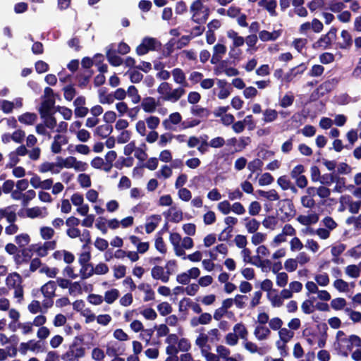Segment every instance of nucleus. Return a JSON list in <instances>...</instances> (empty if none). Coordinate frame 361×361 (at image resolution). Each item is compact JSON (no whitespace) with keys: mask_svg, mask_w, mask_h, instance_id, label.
<instances>
[{"mask_svg":"<svg viewBox=\"0 0 361 361\" xmlns=\"http://www.w3.org/2000/svg\"><path fill=\"white\" fill-rule=\"evenodd\" d=\"M83 342V335L75 336L68 350L61 355V359L63 361H78L79 358L83 357L85 355V348L83 347L77 348L78 345L82 344Z\"/></svg>","mask_w":361,"mask_h":361,"instance_id":"obj_1","label":"nucleus"},{"mask_svg":"<svg viewBox=\"0 0 361 361\" xmlns=\"http://www.w3.org/2000/svg\"><path fill=\"white\" fill-rule=\"evenodd\" d=\"M162 44L157 39L152 37H145L141 43L136 47L135 51L138 56H143L149 51H159Z\"/></svg>","mask_w":361,"mask_h":361,"instance_id":"obj_2","label":"nucleus"},{"mask_svg":"<svg viewBox=\"0 0 361 361\" xmlns=\"http://www.w3.org/2000/svg\"><path fill=\"white\" fill-rule=\"evenodd\" d=\"M170 266L176 267V261L175 259H172L167 262L165 267L166 269L165 273L162 267H154L151 272L152 278L157 280L160 279L162 282L167 283L169 280V276L173 272V270H170Z\"/></svg>","mask_w":361,"mask_h":361,"instance_id":"obj_3","label":"nucleus"},{"mask_svg":"<svg viewBox=\"0 0 361 361\" xmlns=\"http://www.w3.org/2000/svg\"><path fill=\"white\" fill-rule=\"evenodd\" d=\"M282 202V204L279 207V210L283 214V216L281 218V221L285 222L289 221L293 218L295 215L296 211L294 208V204L291 200L285 199L279 202V204Z\"/></svg>","mask_w":361,"mask_h":361,"instance_id":"obj_4","label":"nucleus"},{"mask_svg":"<svg viewBox=\"0 0 361 361\" xmlns=\"http://www.w3.org/2000/svg\"><path fill=\"white\" fill-rule=\"evenodd\" d=\"M55 104V99L54 98H48L43 100L38 109L41 118H44L49 114L54 113L53 109Z\"/></svg>","mask_w":361,"mask_h":361,"instance_id":"obj_5","label":"nucleus"},{"mask_svg":"<svg viewBox=\"0 0 361 361\" xmlns=\"http://www.w3.org/2000/svg\"><path fill=\"white\" fill-rule=\"evenodd\" d=\"M188 307H191L193 312L197 314L202 312V308L199 304L193 302L190 298H185L179 302V310H186Z\"/></svg>","mask_w":361,"mask_h":361,"instance_id":"obj_6","label":"nucleus"},{"mask_svg":"<svg viewBox=\"0 0 361 361\" xmlns=\"http://www.w3.org/2000/svg\"><path fill=\"white\" fill-rule=\"evenodd\" d=\"M341 36L343 39V42H337L336 44V49H348L353 44V39L351 35L345 30L341 31Z\"/></svg>","mask_w":361,"mask_h":361,"instance_id":"obj_7","label":"nucleus"},{"mask_svg":"<svg viewBox=\"0 0 361 361\" xmlns=\"http://www.w3.org/2000/svg\"><path fill=\"white\" fill-rule=\"evenodd\" d=\"M56 290V283L54 281H49L43 285L40 290L45 298L55 297V291Z\"/></svg>","mask_w":361,"mask_h":361,"instance_id":"obj_8","label":"nucleus"},{"mask_svg":"<svg viewBox=\"0 0 361 361\" xmlns=\"http://www.w3.org/2000/svg\"><path fill=\"white\" fill-rule=\"evenodd\" d=\"M306 68L307 67L305 64L303 63L292 68L285 75L286 81H292L293 78H295L298 75L302 74L304 71L306 70Z\"/></svg>","mask_w":361,"mask_h":361,"instance_id":"obj_9","label":"nucleus"},{"mask_svg":"<svg viewBox=\"0 0 361 361\" xmlns=\"http://www.w3.org/2000/svg\"><path fill=\"white\" fill-rule=\"evenodd\" d=\"M281 33L282 30H274L272 32L262 30L259 32V37L263 42L274 41L281 36Z\"/></svg>","mask_w":361,"mask_h":361,"instance_id":"obj_10","label":"nucleus"},{"mask_svg":"<svg viewBox=\"0 0 361 361\" xmlns=\"http://www.w3.org/2000/svg\"><path fill=\"white\" fill-rule=\"evenodd\" d=\"M116 52V50L109 49L106 53V56L109 63L114 67L121 66L123 62L122 58L118 56Z\"/></svg>","mask_w":361,"mask_h":361,"instance_id":"obj_11","label":"nucleus"},{"mask_svg":"<svg viewBox=\"0 0 361 361\" xmlns=\"http://www.w3.org/2000/svg\"><path fill=\"white\" fill-rule=\"evenodd\" d=\"M141 106L147 113H153L157 106V103L154 97H147L142 99Z\"/></svg>","mask_w":361,"mask_h":361,"instance_id":"obj_12","label":"nucleus"},{"mask_svg":"<svg viewBox=\"0 0 361 361\" xmlns=\"http://www.w3.org/2000/svg\"><path fill=\"white\" fill-rule=\"evenodd\" d=\"M56 159L58 161L56 163V166L59 167V169L62 168H73L76 161V158L72 156L66 159H63L61 157H57Z\"/></svg>","mask_w":361,"mask_h":361,"instance_id":"obj_13","label":"nucleus"},{"mask_svg":"<svg viewBox=\"0 0 361 361\" xmlns=\"http://www.w3.org/2000/svg\"><path fill=\"white\" fill-rule=\"evenodd\" d=\"M182 116L178 112H174L170 114L169 118L165 119L162 122V125L165 129H171V124L177 125L181 122Z\"/></svg>","mask_w":361,"mask_h":361,"instance_id":"obj_14","label":"nucleus"},{"mask_svg":"<svg viewBox=\"0 0 361 361\" xmlns=\"http://www.w3.org/2000/svg\"><path fill=\"white\" fill-rule=\"evenodd\" d=\"M258 5L264 8L272 16H276V8L277 2L276 0H260Z\"/></svg>","mask_w":361,"mask_h":361,"instance_id":"obj_15","label":"nucleus"},{"mask_svg":"<svg viewBox=\"0 0 361 361\" xmlns=\"http://www.w3.org/2000/svg\"><path fill=\"white\" fill-rule=\"evenodd\" d=\"M21 282L22 278L17 272L8 274L6 279V283L10 288H16L18 285H20Z\"/></svg>","mask_w":361,"mask_h":361,"instance_id":"obj_16","label":"nucleus"},{"mask_svg":"<svg viewBox=\"0 0 361 361\" xmlns=\"http://www.w3.org/2000/svg\"><path fill=\"white\" fill-rule=\"evenodd\" d=\"M113 132V126L109 124L101 125L97 127L95 133L102 138H106Z\"/></svg>","mask_w":361,"mask_h":361,"instance_id":"obj_17","label":"nucleus"},{"mask_svg":"<svg viewBox=\"0 0 361 361\" xmlns=\"http://www.w3.org/2000/svg\"><path fill=\"white\" fill-rule=\"evenodd\" d=\"M18 119L21 123L32 125L37 119V116L35 113L26 112L19 116Z\"/></svg>","mask_w":361,"mask_h":361,"instance_id":"obj_18","label":"nucleus"},{"mask_svg":"<svg viewBox=\"0 0 361 361\" xmlns=\"http://www.w3.org/2000/svg\"><path fill=\"white\" fill-rule=\"evenodd\" d=\"M173 80L176 83L180 84L183 86H187L185 81V75L182 69L176 68L172 71Z\"/></svg>","mask_w":361,"mask_h":361,"instance_id":"obj_19","label":"nucleus"},{"mask_svg":"<svg viewBox=\"0 0 361 361\" xmlns=\"http://www.w3.org/2000/svg\"><path fill=\"white\" fill-rule=\"evenodd\" d=\"M270 334V330L264 326H257L254 331L255 336L259 341L266 339Z\"/></svg>","mask_w":361,"mask_h":361,"instance_id":"obj_20","label":"nucleus"},{"mask_svg":"<svg viewBox=\"0 0 361 361\" xmlns=\"http://www.w3.org/2000/svg\"><path fill=\"white\" fill-rule=\"evenodd\" d=\"M279 222L277 216L269 215L264 219L262 225L264 228L274 230Z\"/></svg>","mask_w":361,"mask_h":361,"instance_id":"obj_21","label":"nucleus"},{"mask_svg":"<svg viewBox=\"0 0 361 361\" xmlns=\"http://www.w3.org/2000/svg\"><path fill=\"white\" fill-rule=\"evenodd\" d=\"M318 220H319V216L316 214H310V215H307V216L300 215L298 217V221L301 224L305 225V226H307V225H310L312 224H315L318 221Z\"/></svg>","mask_w":361,"mask_h":361,"instance_id":"obj_22","label":"nucleus"},{"mask_svg":"<svg viewBox=\"0 0 361 361\" xmlns=\"http://www.w3.org/2000/svg\"><path fill=\"white\" fill-rule=\"evenodd\" d=\"M80 266L81 269L80 273L82 279H88L94 274V267L92 264H85Z\"/></svg>","mask_w":361,"mask_h":361,"instance_id":"obj_23","label":"nucleus"},{"mask_svg":"<svg viewBox=\"0 0 361 361\" xmlns=\"http://www.w3.org/2000/svg\"><path fill=\"white\" fill-rule=\"evenodd\" d=\"M152 219L155 220V221L148 222L145 225V231L147 233H151L153 232L156 228L157 227L159 222L161 221V216L159 214H153L150 216Z\"/></svg>","mask_w":361,"mask_h":361,"instance_id":"obj_24","label":"nucleus"},{"mask_svg":"<svg viewBox=\"0 0 361 361\" xmlns=\"http://www.w3.org/2000/svg\"><path fill=\"white\" fill-rule=\"evenodd\" d=\"M185 93V90L182 87H178L173 91H171L170 94L164 97V100H173L174 102L178 101Z\"/></svg>","mask_w":361,"mask_h":361,"instance_id":"obj_25","label":"nucleus"},{"mask_svg":"<svg viewBox=\"0 0 361 361\" xmlns=\"http://www.w3.org/2000/svg\"><path fill=\"white\" fill-rule=\"evenodd\" d=\"M99 99L101 104H112L114 101L111 94H107L106 89H101L99 91Z\"/></svg>","mask_w":361,"mask_h":361,"instance_id":"obj_26","label":"nucleus"},{"mask_svg":"<svg viewBox=\"0 0 361 361\" xmlns=\"http://www.w3.org/2000/svg\"><path fill=\"white\" fill-rule=\"evenodd\" d=\"M171 211H174V212H173L172 216L170 219L171 221L174 222V223H178L180 221H182V219H183L182 211L181 210H176L175 207H171L168 210L167 213L164 212V215L166 216V218H168L170 216Z\"/></svg>","mask_w":361,"mask_h":361,"instance_id":"obj_27","label":"nucleus"},{"mask_svg":"<svg viewBox=\"0 0 361 361\" xmlns=\"http://www.w3.org/2000/svg\"><path fill=\"white\" fill-rule=\"evenodd\" d=\"M263 121L265 123H271L274 121L278 118V112L275 109H267L264 112Z\"/></svg>","mask_w":361,"mask_h":361,"instance_id":"obj_28","label":"nucleus"},{"mask_svg":"<svg viewBox=\"0 0 361 361\" xmlns=\"http://www.w3.org/2000/svg\"><path fill=\"white\" fill-rule=\"evenodd\" d=\"M119 297V291L116 288L107 290L104 294V300L108 304L113 303Z\"/></svg>","mask_w":361,"mask_h":361,"instance_id":"obj_29","label":"nucleus"},{"mask_svg":"<svg viewBox=\"0 0 361 361\" xmlns=\"http://www.w3.org/2000/svg\"><path fill=\"white\" fill-rule=\"evenodd\" d=\"M174 39H171L164 46V49L161 51V55L159 57L160 59L166 58L171 56L174 49Z\"/></svg>","mask_w":361,"mask_h":361,"instance_id":"obj_30","label":"nucleus"},{"mask_svg":"<svg viewBox=\"0 0 361 361\" xmlns=\"http://www.w3.org/2000/svg\"><path fill=\"white\" fill-rule=\"evenodd\" d=\"M55 166H56V163L45 161L39 166V171L40 173L51 171L54 173H59L60 172V169H54Z\"/></svg>","mask_w":361,"mask_h":361,"instance_id":"obj_31","label":"nucleus"},{"mask_svg":"<svg viewBox=\"0 0 361 361\" xmlns=\"http://www.w3.org/2000/svg\"><path fill=\"white\" fill-rule=\"evenodd\" d=\"M330 39L327 36V35H323L322 37L313 44V48L317 49L319 47H324V49H327L331 46Z\"/></svg>","mask_w":361,"mask_h":361,"instance_id":"obj_32","label":"nucleus"},{"mask_svg":"<svg viewBox=\"0 0 361 361\" xmlns=\"http://www.w3.org/2000/svg\"><path fill=\"white\" fill-rule=\"evenodd\" d=\"M16 243L18 245L19 247L24 248L27 245L30 241V235L27 233H21L15 238Z\"/></svg>","mask_w":361,"mask_h":361,"instance_id":"obj_33","label":"nucleus"},{"mask_svg":"<svg viewBox=\"0 0 361 361\" xmlns=\"http://www.w3.org/2000/svg\"><path fill=\"white\" fill-rule=\"evenodd\" d=\"M191 113L195 116L204 118H207L211 114L209 109L197 105L192 107Z\"/></svg>","mask_w":361,"mask_h":361,"instance_id":"obj_34","label":"nucleus"},{"mask_svg":"<svg viewBox=\"0 0 361 361\" xmlns=\"http://www.w3.org/2000/svg\"><path fill=\"white\" fill-rule=\"evenodd\" d=\"M41 118L43 119L44 126L51 130H53L57 126L54 113L49 114L47 116Z\"/></svg>","mask_w":361,"mask_h":361,"instance_id":"obj_35","label":"nucleus"},{"mask_svg":"<svg viewBox=\"0 0 361 361\" xmlns=\"http://www.w3.org/2000/svg\"><path fill=\"white\" fill-rule=\"evenodd\" d=\"M127 93L129 97H132V102L134 104H137L141 100V97L138 94L137 89L134 85H130L128 87Z\"/></svg>","mask_w":361,"mask_h":361,"instance_id":"obj_36","label":"nucleus"},{"mask_svg":"<svg viewBox=\"0 0 361 361\" xmlns=\"http://www.w3.org/2000/svg\"><path fill=\"white\" fill-rule=\"evenodd\" d=\"M263 161L259 159H255L250 161L247 164V169L252 173H255L257 171H262L263 166Z\"/></svg>","mask_w":361,"mask_h":361,"instance_id":"obj_37","label":"nucleus"},{"mask_svg":"<svg viewBox=\"0 0 361 361\" xmlns=\"http://www.w3.org/2000/svg\"><path fill=\"white\" fill-rule=\"evenodd\" d=\"M279 334L281 340L285 343H288L294 336V333L286 328H281Z\"/></svg>","mask_w":361,"mask_h":361,"instance_id":"obj_38","label":"nucleus"},{"mask_svg":"<svg viewBox=\"0 0 361 361\" xmlns=\"http://www.w3.org/2000/svg\"><path fill=\"white\" fill-rule=\"evenodd\" d=\"M157 310L161 316H166L172 312V307L167 302H163L157 305Z\"/></svg>","mask_w":361,"mask_h":361,"instance_id":"obj_39","label":"nucleus"},{"mask_svg":"<svg viewBox=\"0 0 361 361\" xmlns=\"http://www.w3.org/2000/svg\"><path fill=\"white\" fill-rule=\"evenodd\" d=\"M204 8V5L200 0H195L190 6V11L193 13L192 20L197 18L200 11Z\"/></svg>","mask_w":361,"mask_h":361,"instance_id":"obj_40","label":"nucleus"},{"mask_svg":"<svg viewBox=\"0 0 361 361\" xmlns=\"http://www.w3.org/2000/svg\"><path fill=\"white\" fill-rule=\"evenodd\" d=\"M346 305V300L343 298H334L331 302V307L335 310H340Z\"/></svg>","mask_w":361,"mask_h":361,"instance_id":"obj_41","label":"nucleus"},{"mask_svg":"<svg viewBox=\"0 0 361 361\" xmlns=\"http://www.w3.org/2000/svg\"><path fill=\"white\" fill-rule=\"evenodd\" d=\"M233 330L235 331V334L237 333L239 337H240L243 339H246L247 335V330L242 323L236 324L233 327Z\"/></svg>","mask_w":361,"mask_h":361,"instance_id":"obj_42","label":"nucleus"},{"mask_svg":"<svg viewBox=\"0 0 361 361\" xmlns=\"http://www.w3.org/2000/svg\"><path fill=\"white\" fill-rule=\"evenodd\" d=\"M64 91V98L67 101H71L75 97L76 94L75 89L73 87V85H69L63 87Z\"/></svg>","mask_w":361,"mask_h":361,"instance_id":"obj_43","label":"nucleus"},{"mask_svg":"<svg viewBox=\"0 0 361 361\" xmlns=\"http://www.w3.org/2000/svg\"><path fill=\"white\" fill-rule=\"evenodd\" d=\"M301 309H302V312L306 314L312 313L315 309L314 304H313V300H305L302 303Z\"/></svg>","mask_w":361,"mask_h":361,"instance_id":"obj_44","label":"nucleus"},{"mask_svg":"<svg viewBox=\"0 0 361 361\" xmlns=\"http://www.w3.org/2000/svg\"><path fill=\"white\" fill-rule=\"evenodd\" d=\"M260 223L255 219H252L246 224L245 227L250 233H255L259 228Z\"/></svg>","mask_w":361,"mask_h":361,"instance_id":"obj_45","label":"nucleus"},{"mask_svg":"<svg viewBox=\"0 0 361 361\" xmlns=\"http://www.w3.org/2000/svg\"><path fill=\"white\" fill-rule=\"evenodd\" d=\"M345 273L350 277L357 278L360 276V268L355 264L348 265L345 268Z\"/></svg>","mask_w":361,"mask_h":361,"instance_id":"obj_46","label":"nucleus"},{"mask_svg":"<svg viewBox=\"0 0 361 361\" xmlns=\"http://www.w3.org/2000/svg\"><path fill=\"white\" fill-rule=\"evenodd\" d=\"M78 180L82 188H89L91 186V179L90 176L88 174H79Z\"/></svg>","mask_w":361,"mask_h":361,"instance_id":"obj_47","label":"nucleus"},{"mask_svg":"<svg viewBox=\"0 0 361 361\" xmlns=\"http://www.w3.org/2000/svg\"><path fill=\"white\" fill-rule=\"evenodd\" d=\"M35 71L37 73H43L49 71V66L45 61L39 60L35 64Z\"/></svg>","mask_w":361,"mask_h":361,"instance_id":"obj_48","label":"nucleus"},{"mask_svg":"<svg viewBox=\"0 0 361 361\" xmlns=\"http://www.w3.org/2000/svg\"><path fill=\"white\" fill-rule=\"evenodd\" d=\"M324 71V68L322 65H314L312 66L308 75L311 77L321 76Z\"/></svg>","mask_w":361,"mask_h":361,"instance_id":"obj_49","label":"nucleus"},{"mask_svg":"<svg viewBox=\"0 0 361 361\" xmlns=\"http://www.w3.org/2000/svg\"><path fill=\"white\" fill-rule=\"evenodd\" d=\"M334 286L340 292H345L348 290V283L341 279H337L334 282Z\"/></svg>","mask_w":361,"mask_h":361,"instance_id":"obj_50","label":"nucleus"},{"mask_svg":"<svg viewBox=\"0 0 361 361\" xmlns=\"http://www.w3.org/2000/svg\"><path fill=\"white\" fill-rule=\"evenodd\" d=\"M288 276L286 272L278 273L276 275V284L279 287H285L288 283Z\"/></svg>","mask_w":361,"mask_h":361,"instance_id":"obj_51","label":"nucleus"},{"mask_svg":"<svg viewBox=\"0 0 361 361\" xmlns=\"http://www.w3.org/2000/svg\"><path fill=\"white\" fill-rule=\"evenodd\" d=\"M40 234L44 240H49L54 236V231L51 227L44 226L40 229Z\"/></svg>","mask_w":361,"mask_h":361,"instance_id":"obj_52","label":"nucleus"},{"mask_svg":"<svg viewBox=\"0 0 361 361\" xmlns=\"http://www.w3.org/2000/svg\"><path fill=\"white\" fill-rule=\"evenodd\" d=\"M307 43V39L304 38H296L293 42L294 48L299 52L301 53L302 49L305 47Z\"/></svg>","mask_w":361,"mask_h":361,"instance_id":"obj_53","label":"nucleus"},{"mask_svg":"<svg viewBox=\"0 0 361 361\" xmlns=\"http://www.w3.org/2000/svg\"><path fill=\"white\" fill-rule=\"evenodd\" d=\"M335 56L332 53L324 52L319 56V61L323 64H329L334 62Z\"/></svg>","mask_w":361,"mask_h":361,"instance_id":"obj_54","label":"nucleus"},{"mask_svg":"<svg viewBox=\"0 0 361 361\" xmlns=\"http://www.w3.org/2000/svg\"><path fill=\"white\" fill-rule=\"evenodd\" d=\"M294 96L285 94L280 100V106L283 108H286L291 106L294 102Z\"/></svg>","mask_w":361,"mask_h":361,"instance_id":"obj_55","label":"nucleus"},{"mask_svg":"<svg viewBox=\"0 0 361 361\" xmlns=\"http://www.w3.org/2000/svg\"><path fill=\"white\" fill-rule=\"evenodd\" d=\"M146 122L149 128L154 130L159 125L160 119L157 116H150L146 118Z\"/></svg>","mask_w":361,"mask_h":361,"instance_id":"obj_56","label":"nucleus"},{"mask_svg":"<svg viewBox=\"0 0 361 361\" xmlns=\"http://www.w3.org/2000/svg\"><path fill=\"white\" fill-rule=\"evenodd\" d=\"M267 234L262 233H254L252 236L251 241L255 245H259L266 240Z\"/></svg>","mask_w":361,"mask_h":361,"instance_id":"obj_57","label":"nucleus"},{"mask_svg":"<svg viewBox=\"0 0 361 361\" xmlns=\"http://www.w3.org/2000/svg\"><path fill=\"white\" fill-rule=\"evenodd\" d=\"M90 249H86L85 251L82 252L80 255L78 262L80 265H83L85 264H90L89 262L91 259V252Z\"/></svg>","mask_w":361,"mask_h":361,"instance_id":"obj_58","label":"nucleus"},{"mask_svg":"<svg viewBox=\"0 0 361 361\" xmlns=\"http://www.w3.org/2000/svg\"><path fill=\"white\" fill-rule=\"evenodd\" d=\"M262 209L261 204L257 201H253L249 206V214L252 216L259 214Z\"/></svg>","mask_w":361,"mask_h":361,"instance_id":"obj_59","label":"nucleus"},{"mask_svg":"<svg viewBox=\"0 0 361 361\" xmlns=\"http://www.w3.org/2000/svg\"><path fill=\"white\" fill-rule=\"evenodd\" d=\"M314 279L321 286H326L329 283V278L326 273L316 275Z\"/></svg>","mask_w":361,"mask_h":361,"instance_id":"obj_60","label":"nucleus"},{"mask_svg":"<svg viewBox=\"0 0 361 361\" xmlns=\"http://www.w3.org/2000/svg\"><path fill=\"white\" fill-rule=\"evenodd\" d=\"M274 177L269 173H264L262 175L259 180L260 185H268L274 181Z\"/></svg>","mask_w":361,"mask_h":361,"instance_id":"obj_61","label":"nucleus"},{"mask_svg":"<svg viewBox=\"0 0 361 361\" xmlns=\"http://www.w3.org/2000/svg\"><path fill=\"white\" fill-rule=\"evenodd\" d=\"M191 348V344L188 339L182 338L178 343V350L188 352Z\"/></svg>","mask_w":361,"mask_h":361,"instance_id":"obj_62","label":"nucleus"},{"mask_svg":"<svg viewBox=\"0 0 361 361\" xmlns=\"http://www.w3.org/2000/svg\"><path fill=\"white\" fill-rule=\"evenodd\" d=\"M232 226H228L219 235V241H227L231 238Z\"/></svg>","mask_w":361,"mask_h":361,"instance_id":"obj_63","label":"nucleus"},{"mask_svg":"<svg viewBox=\"0 0 361 361\" xmlns=\"http://www.w3.org/2000/svg\"><path fill=\"white\" fill-rule=\"evenodd\" d=\"M171 91V87L170 84L167 82H161L157 89V92L159 94L164 95V97L169 94Z\"/></svg>","mask_w":361,"mask_h":361,"instance_id":"obj_64","label":"nucleus"}]
</instances>
